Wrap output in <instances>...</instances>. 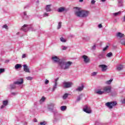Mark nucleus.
Instances as JSON below:
<instances>
[{"label": "nucleus", "mask_w": 125, "mask_h": 125, "mask_svg": "<svg viewBox=\"0 0 125 125\" xmlns=\"http://www.w3.org/2000/svg\"><path fill=\"white\" fill-rule=\"evenodd\" d=\"M51 60L54 63H58L61 70H68L70 68L71 65L73 64L72 62H66L64 59H60L56 56H53Z\"/></svg>", "instance_id": "1"}, {"label": "nucleus", "mask_w": 125, "mask_h": 125, "mask_svg": "<svg viewBox=\"0 0 125 125\" xmlns=\"http://www.w3.org/2000/svg\"><path fill=\"white\" fill-rule=\"evenodd\" d=\"M77 11L75 12V15L78 17H82V18H85L87 17L89 15V12L88 11L82 10L80 11V8L76 7Z\"/></svg>", "instance_id": "2"}, {"label": "nucleus", "mask_w": 125, "mask_h": 125, "mask_svg": "<svg viewBox=\"0 0 125 125\" xmlns=\"http://www.w3.org/2000/svg\"><path fill=\"white\" fill-rule=\"evenodd\" d=\"M117 105V102H109L105 103V106H107L109 109H113V107Z\"/></svg>", "instance_id": "3"}, {"label": "nucleus", "mask_w": 125, "mask_h": 125, "mask_svg": "<svg viewBox=\"0 0 125 125\" xmlns=\"http://www.w3.org/2000/svg\"><path fill=\"white\" fill-rule=\"evenodd\" d=\"M21 30L24 32H27V31H34L33 27L31 25H28L24 24L21 28Z\"/></svg>", "instance_id": "4"}, {"label": "nucleus", "mask_w": 125, "mask_h": 125, "mask_svg": "<svg viewBox=\"0 0 125 125\" xmlns=\"http://www.w3.org/2000/svg\"><path fill=\"white\" fill-rule=\"evenodd\" d=\"M72 85H73V83L70 82H63L62 83V86L64 88H70V87H72Z\"/></svg>", "instance_id": "5"}, {"label": "nucleus", "mask_w": 125, "mask_h": 125, "mask_svg": "<svg viewBox=\"0 0 125 125\" xmlns=\"http://www.w3.org/2000/svg\"><path fill=\"white\" fill-rule=\"evenodd\" d=\"M103 90H104V93H110L112 88L110 86H106L103 87Z\"/></svg>", "instance_id": "6"}, {"label": "nucleus", "mask_w": 125, "mask_h": 125, "mask_svg": "<svg viewBox=\"0 0 125 125\" xmlns=\"http://www.w3.org/2000/svg\"><path fill=\"white\" fill-rule=\"evenodd\" d=\"M83 111L87 114H91V109L88 105H85L83 108Z\"/></svg>", "instance_id": "7"}, {"label": "nucleus", "mask_w": 125, "mask_h": 125, "mask_svg": "<svg viewBox=\"0 0 125 125\" xmlns=\"http://www.w3.org/2000/svg\"><path fill=\"white\" fill-rule=\"evenodd\" d=\"M23 83L24 80H23V78H20L18 79V81L14 82V84L19 85L20 84H23Z\"/></svg>", "instance_id": "8"}, {"label": "nucleus", "mask_w": 125, "mask_h": 125, "mask_svg": "<svg viewBox=\"0 0 125 125\" xmlns=\"http://www.w3.org/2000/svg\"><path fill=\"white\" fill-rule=\"evenodd\" d=\"M82 58L83 59V62L84 63H89L90 59L86 55H83Z\"/></svg>", "instance_id": "9"}, {"label": "nucleus", "mask_w": 125, "mask_h": 125, "mask_svg": "<svg viewBox=\"0 0 125 125\" xmlns=\"http://www.w3.org/2000/svg\"><path fill=\"white\" fill-rule=\"evenodd\" d=\"M100 68H101L102 72H106L108 69V66L105 64H101L99 65Z\"/></svg>", "instance_id": "10"}, {"label": "nucleus", "mask_w": 125, "mask_h": 125, "mask_svg": "<svg viewBox=\"0 0 125 125\" xmlns=\"http://www.w3.org/2000/svg\"><path fill=\"white\" fill-rule=\"evenodd\" d=\"M2 104H3L0 106V109H3V108H5L6 106H7V105H8V101H3Z\"/></svg>", "instance_id": "11"}, {"label": "nucleus", "mask_w": 125, "mask_h": 125, "mask_svg": "<svg viewBox=\"0 0 125 125\" xmlns=\"http://www.w3.org/2000/svg\"><path fill=\"white\" fill-rule=\"evenodd\" d=\"M55 104H50L48 105V109L49 110L52 112L53 111V108H54Z\"/></svg>", "instance_id": "12"}, {"label": "nucleus", "mask_w": 125, "mask_h": 125, "mask_svg": "<svg viewBox=\"0 0 125 125\" xmlns=\"http://www.w3.org/2000/svg\"><path fill=\"white\" fill-rule=\"evenodd\" d=\"M22 66L23 67V71H24L25 73H30V69L26 64H23Z\"/></svg>", "instance_id": "13"}, {"label": "nucleus", "mask_w": 125, "mask_h": 125, "mask_svg": "<svg viewBox=\"0 0 125 125\" xmlns=\"http://www.w3.org/2000/svg\"><path fill=\"white\" fill-rule=\"evenodd\" d=\"M83 88H84V85L83 84H82L81 86H79L77 89H76V91H83Z\"/></svg>", "instance_id": "14"}, {"label": "nucleus", "mask_w": 125, "mask_h": 125, "mask_svg": "<svg viewBox=\"0 0 125 125\" xmlns=\"http://www.w3.org/2000/svg\"><path fill=\"white\" fill-rule=\"evenodd\" d=\"M116 36L118 38H124V37H125V34H123L121 32H118V33H117Z\"/></svg>", "instance_id": "15"}, {"label": "nucleus", "mask_w": 125, "mask_h": 125, "mask_svg": "<svg viewBox=\"0 0 125 125\" xmlns=\"http://www.w3.org/2000/svg\"><path fill=\"white\" fill-rule=\"evenodd\" d=\"M116 69L117 71H122L124 69V65L120 64L117 66Z\"/></svg>", "instance_id": "16"}, {"label": "nucleus", "mask_w": 125, "mask_h": 125, "mask_svg": "<svg viewBox=\"0 0 125 125\" xmlns=\"http://www.w3.org/2000/svg\"><path fill=\"white\" fill-rule=\"evenodd\" d=\"M22 68V64H17L15 66V69L16 70H18V69H21Z\"/></svg>", "instance_id": "17"}, {"label": "nucleus", "mask_w": 125, "mask_h": 125, "mask_svg": "<svg viewBox=\"0 0 125 125\" xmlns=\"http://www.w3.org/2000/svg\"><path fill=\"white\" fill-rule=\"evenodd\" d=\"M50 6H51V5H47L46 6V11L47 12H49L50 11H51V8H50Z\"/></svg>", "instance_id": "18"}, {"label": "nucleus", "mask_w": 125, "mask_h": 125, "mask_svg": "<svg viewBox=\"0 0 125 125\" xmlns=\"http://www.w3.org/2000/svg\"><path fill=\"white\" fill-rule=\"evenodd\" d=\"M118 5L119 7H122V6H123L124 4L123 3V0H118Z\"/></svg>", "instance_id": "19"}, {"label": "nucleus", "mask_w": 125, "mask_h": 125, "mask_svg": "<svg viewBox=\"0 0 125 125\" xmlns=\"http://www.w3.org/2000/svg\"><path fill=\"white\" fill-rule=\"evenodd\" d=\"M16 84H14V83L13 84H10V89H15V88H16V85H15Z\"/></svg>", "instance_id": "20"}, {"label": "nucleus", "mask_w": 125, "mask_h": 125, "mask_svg": "<svg viewBox=\"0 0 125 125\" xmlns=\"http://www.w3.org/2000/svg\"><path fill=\"white\" fill-rule=\"evenodd\" d=\"M121 13H122V12L119 11L118 12L112 13V16L113 17H117V16H118V15H120Z\"/></svg>", "instance_id": "21"}, {"label": "nucleus", "mask_w": 125, "mask_h": 125, "mask_svg": "<svg viewBox=\"0 0 125 125\" xmlns=\"http://www.w3.org/2000/svg\"><path fill=\"white\" fill-rule=\"evenodd\" d=\"M83 41H84L85 42H87L90 40V37L89 36H86L85 37L83 38Z\"/></svg>", "instance_id": "22"}, {"label": "nucleus", "mask_w": 125, "mask_h": 125, "mask_svg": "<svg viewBox=\"0 0 125 125\" xmlns=\"http://www.w3.org/2000/svg\"><path fill=\"white\" fill-rule=\"evenodd\" d=\"M105 57V54L104 53H102V54L98 55V58L99 59H102V58H104Z\"/></svg>", "instance_id": "23"}, {"label": "nucleus", "mask_w": 125, "mask_h": 125, "mask_svg": "<svg viewBox=\"0 0 125 125\" xmlns=\"http://www.w3.org/2000/svg\"><path fill=\"white\" fill-rule=\"evenodd\" d=\"M58 11L60 13L63 12V11H65V8L61 7L58 9Z\"/></svg>", "instance_id": "24"}, {"label": "nucleus", "mask_w": 125, "mask_h": 125, "mask_svg": "<svg viewBox=\"0 0 125 125\" xmlns=\"http://www.w3.org/2000/svg\"><path fill=\"white\" fill-rule=\"evenodd\" d=\"M97 94H99V95H102V94H104V91H101L100 90H98L96 92Z\"/></svg>", "instance_id": "25"}, {"label": "nucleus", "mask_w": 125, "mask_h": 125, "mask_svg": "<svg viewBox=\"0 0 125 125\" xmlns=\"http://www.w3.org/2000/svg\"><path fill=\"white\" fill-rule=\"evenodd\" d=\"M57 84H58V83H55V84H54V86H53V89H52V91H55V89H56V88H57Z\"/></svg>", "instance_id": "26"}, {"label": "nucleus", "mask_w": 125, "mask_h": 125, "mask_svg": "<svg viewBox=\"0 0 125 125\" xmlns=\"http://www.w3.org/2000/svg\"><path fill=\"white\" fill-rule=\"evenodd\" d=\"M83 94H80L77 98V101L79 102L80 101L81 99H82V98H83Z\"/></svg>", "instance_id": "27"}, {"label": "nucleus", "mask_w": 125, "mask_h": 125, "mask_svg": "<svg viewBox=\"0 0 125 125\" xmlns=\"http://www.w3.org/2000/svg\"><path fill=\"white\" fill-rule=\"evenodd\" d=\"M68 96H69V94L65 93L63 95L62 98H63V99H64L65 100L67 99V98L68 97Z\"/></svg>", "instance_id": "28"}, {"label": "nucleus", "mask_w": 125, "mask_h": 125, "mask_svg": "<svg viewBox=\"0 0 125 125\" xmlns=\"http://www.w3.org/2000/svg\"><path fill=\"white\" fill-rule=\"evenodd\" d=\"M61 109L62 111H66L67 109V106H62L61 107Z\"/></svg>", "instance_id": "29"}, {"label": "nucleus", "mask_w": 125, "mask_h": 125, "mask_svg": "<svg viewBox=\"0 0 125 125\" xmlns=\"http://www.w3.org/2000/svg\"><path fill=\"white\" fill-rule=\"evenodd\" d=\"M62 27V22H59L58 25L57 29L58 30H59Z\"/></svg>", "instance_id": "30"}, {"label": "nucleus", "mask_w": 125, "mask_h": 125, "mask_svg": "<svg viewBox=\"0 0 125 125\" xmlns=\"http://www.w3.org/2000/svg\"><path fill=\"white\" fill-rule=\"evenodd\" d=\"M60 41L62 42H67V41L65 39H64L63 37H61L60 38Z\"/></svg>", "instance_id": "31"}, {"label": "nucleus", "mask_w": 125, "mask_h": 125, "mask_svg": "<svg viewBox=\"0 0 125 125\" xmlns=\"http://www.w3.org/2000/svg\"><path fill=\"white\" fill-rule=\"evenodd\" d=\"M2 28L3 29H6V30H8V26H7V24H4V25L2 26Z\"/></svg>", "instance_id": "32"}, {"label": "nucleus", "mask_w": 125, "mask_h": 125, "mask_svg": "<svg viewBox=\"0 0 125 125\" xmlns=\"http://www.w3.org/2000/svg\"><path fill=\"white\" fill-rule=\"evenodd\" d=\"M113 56V53L112 52H109L106 54L107 57H111Z\"/></svg>", "instance_id": "33"}, {"label": "nucleus", "mask_w": 125, "mask_h": 125, "mask_svg": "<svg viewBox=\"0 0 125 125\" xmlns=\"http://www.w3.org/2000/svg\"><path fill=\"white\" fill-rule=\"evenodd\" d=\"M4 72H5L4 68H0V74H2V73H4Z\"/></svg>", "instance_id": "34"}, {"label": "nucleus", "mask_w": 125, "mask_h": 125, "mask_svg": "<svg viewBox=\"0 0 125 125\" xmlns=\"http://www.w3.org/2000/svg\"><path fill=\"white\" fill-rule=\"evenodd\" d=\"M46 122H41L40 124H38V125H46Z\"/></svg>", "instance_id": "35"}, {"label": "nucleus", "mask_w": 125, "mask_h": 125, "mask_svg": "<svg viewBox=\"0 0 125 125\" xmlns=\"http://www.w3.org/2000/svg\"><path fill=\"white\" fill-rule=\"evenodd\" d=\"M26 79V80H27V81H32V80H33V78L31 76H28V77H27Z\"/></svg>", "instance_id": "36"}, {"label": "nucleus", "mask_w": 125, "mask_h": 125, "mask_svg": "<svg viewBox=\"0 0 125 125\" xmlns=\"http://www.w3.org/2000/svg\"><path fill=\"white\" fill-rule=\"evenodd\" d=\"M97 75V72H92L91 74V77H94Z\"/></svg>", "instance_id": "37"}, {"label": "nucleus", "mask_w": 125, "mask_h": 125, "mask_svg": "<svg viewBox=\"0 0 125 125\" xmlns=\"http://www.w3.org/2000/svg\"><path fill=\"white\" fill-rule=\"evenodd\" d=\"M112 81L113 80L110 79V80L106 81V83H107V84H111Z\"/></svg>", "instance_id": "38"}, {"label": "nucleus", "mask_w": 125, "mask_h": 125, "mask_svg": "<svg viewBox=\"0 0 125 125\" xmlns=\"http://www.w3.org/2000/svg\"><path fill=\"white\" fill-rule=\"evenodd\" d=\"M23 13V17L24 18H27V17H28V16H27V12H24Z\"/></svg>", "instance_id": "39"}, {"label": "nucleus", "mask_w": 125, "mask_h": 125, "mask_svg": "<svg viewBox=\"0 0 125 125\" xmlns=\"http://www.w3.org/2000/svg\"><path fill=\"white\" fill-rule=\"evenodd\" d=\"M95 2H96L95 0H91V4H95Z\"/></svg>", "instance_id": "40"}, {"label": "nucleus", "mask_w": 125, "mask_h": 125, "mask_svg": "<svg viewBox=\"0 0 125 125\" xmlns=\"http://www.w3.org/2000/svg\"><path fill=\"white\" fill-rule=\"evenodd\" d=\"M62 50H66V49H67V48H68V47H66L65 46H62Z\"/></svg>", "instance_id": "41"}, {"label": "nucleus", "mask_w": 125, "mask_h": 125, "mask_svg": "<svg viewBox=\"0 0 125 125\" xmlns=\"http://www.w3.org/2000/svg\"><path fill=\"white\" fill-rule=\"evenodd\" d=\"M48 16V13H44L43 14V17H47Z\"/></svg>", "instance_id": "42"}, {"label": "nucleus", "mask_w": 125, "mask_h": 125, "mask_svg": "<svg viewBox=\"0 0 125 125\" xmlns=\"http://www.w3.org/2000/svg\"><path fill=\"white\" fill-rule=\"evenodd\" d=\"M108 47H109V46L106 45V47L104 48V49H103L104 51H105V50H107V49L108 48Z\"/></svg>", "instance_id": "43"}, {"label": "nucleus", "mask_w": 125, "mask_h": 125, "mask_svg": "<svg viewBox=\"0 0 125 125\" xmlns=\"http://www.w3.org/2000/svg\"><path fill=\"white\" fill-rule=\"evenodd\" d=\"M45 100V98L44 97H42V98L41 99L40 101H42V102H43Z\"/></svg>", "instance_id": "44"}, {"label": "nucleus", "mask_w": 125, "mask_h": 125, "mask_svg": "<svg viewBox=\"0 0 125 125\" xmlns=\"http://www.w3.org/2000/svg\"><path fill=\"white\" fill-rule=\"evenodd\" d=\"M96 48V46L95 45H94L92 47V49H93V50H95Z\"/></svg>", "instance_id": "45"}, {"label": "nucleus", "mask_w": 125, "mask_h": 125, "mask_svg": "<svg viewBox=\"0 0 125 125\" xmlns=\"http://www.w3.org/2000/svg\"><path fill=\"white\" fill-rule=\"evenodd\" d=\"M49 83V81L46 80L45 81V84H48V83Z\"/></svg>", "instance_id": "46"}, {"label": "nucleus", "mask_w": 125, "mask_h": 125, "mask_svg": "<svg viewBox=\"0 0 125 125\" xmlns=\"http://www.w3.org/2000/svg\"><path fill=\"white\" fill-rule=\"evenodd\" d=\"M121 101H122V103H123V104H125V99H124Z\"/></svg>", "instance_id": "47"}, {"label": "nucleus", "mask_w": 125, "mask_h": 125, "mask_svg": "<svg viewBox=\"0 0 125 125\" xmlns=\"http://www.w3.org/2000/svg\"><path fill=\"white\" fill-rule=\"evenodd\" d=\"M22 58H26V54H23L22 56Z\"/></svg>", "instance_id": "48"}, {"label": "nucleus", "mask_w": 125, "mask_h": 125, "mask_svg": "<svg viewBox=\"0 0 125 125\" xmlns=\"http://www.w3.org/2000/svg\"><path fill=\"white\" fill-rule=\"evenodd\" d=\"M11 94H12V95H16L17 94V93H16L15 92H12Z\"/></svg>", "instance_id": "49"}, {"label": "nucleus", "mask_w": 125, "mask_h": 125, "mask_svg": "<svg viewBox=\"0 0 125 125\" xmlns=\"http://www.w3.org/2000/svg\"><path fill=\"white\" fill-rule=\"evenodd\" d=\"M59 79V78H58L56 79H55V83H57V81H58Z\"/></svg>", "instance_id": "50"}, {"label": "nucleus", "mask_w": 125, "mask_h": 125, "mask_svg": "<svg viewBox=\"0 0 125 125\" xmlns=\"http://www.w3.org/2000/svg\"><path fill=\"white\" fill-rule=\"evenodd\" d=\"M98 27H99V28H102V27H103L102 24H99Z\"/></svg>", "instance_id": "51"}, {"label": "nucleus", "mask_w": 125, "mask_h": 125, "mask_svg": "<svg viewBox=\"0 0 125 125\" xmlns=\"http://www.w3.org/2000/svg\"><path fill=\"white\" fill-rule=\"evenodd\" d=\"M95 124L96 125H99V122H98V121H96V123H95Z\"/></svg>", "instance_id": "52"}, {"label": "nucleus", "mask_w": 125, "mask_h": 125, "mask_svg": "<svg viewBox=\"0 0 125 125\" xmlns=\"http://www.w3.org/2000/svg\"><path fill=\"white\" fill-rule=\"evenodd\" d=\"M80 1L82 2V1H83V0H80Z\"/></svg>", "instance_id": "53"}, {"label": "nucleus", "mask_w": 125, "mask_h": 125, "mask_svg": "<svg viewBox=\"0 0 125 125\" xmlns=\"http://www.w3.org/2000/svg\"><path fill=\"white\" fill-rule=\"evenodd\" d=\"M5 62H9V60H7Z\"/></svg>", "instance_id": "54"}, {"label": "nucleus", "mask_w": 125, "mask_h": 125, "mask_svg": "<svg viewBox=\"0 0 125 125\" xmlns=\"http://www.w3.org/2000/svg\"><path fill=\"white\" fill-rule=\"evenodd\" d=\"M19 34H20V33L18 32V33H17V35H19Z\"/></svg>", "instance_id": "55"}, {"label": "nucleus", "mask_w": 125, "mask_h": 125, "mask_svg": "<svg viewBox=\"0 0 125 125\" xmlns=\"http://www.w3.org/2000/svg\"><path fill=\"white\" fill-rule=\"evenodd\" d=\"M102 0V1H105V0Z\"/></svg>", "instance_id": "56"}, {"label": "nucleus", "mask_w": 125, "mask_h": 125, "mask_svg": "<svg viewBox=\"0 0 125 125\" xmlns=\"http://www.w3.org/2000/svg\"><path fill=\"white\" fill-rule=\"evenodd\" d=\"M37 2L38 3H39V0H38V1H37Z\"/></svg>", "instance_id": "57"}, {"label": "nucleus", "mask_w": 125, "mask_h": 125, "mask_svg": "<svg viewBox=\"0 0 125 125\" xmlns=\"http://www.w3.org/2000/svg\"><path fill=\"white\" fill-rule=\"evenodd\" d=\"M35 123H37V120H35Z\"/></svg>", "instance_id": "58"}]
</instances>
